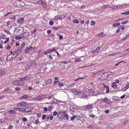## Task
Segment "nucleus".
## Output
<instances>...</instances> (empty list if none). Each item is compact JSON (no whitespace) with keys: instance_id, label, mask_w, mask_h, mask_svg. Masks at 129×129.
<instances>
[{"instance_id":"obj_1","label":"nucleus","mask_w":129,"mask_h":129,"mask_svg":"<svg viewBox=\"0 0 129 129\" xmlns=\"http://www.w3.org/2000/svg\"><path fill=\"white\" fill-rule=\"evenodd\" d=\"M63 115L65 117L67 120L69 119V116L67 114L66 111H64L63 113L61 112H59L57 115V116L60 118H62L63 117L62 116Z\"/></svg>"},{"instance_id":"obj_2","label":"nucleus","mask_w":129,"mask_h":129,"mask_svg":"<svg viewBox=\"0 0 129 129\" xmlns=\"http://www.w3.org/2000/svg\"><path fill=\"white\" fill-rule=\"evenodd\" d=\"M16 3L17 4V7L20 8L23 7L25 5L24 2L21 1H17L16 2Z\"/></svg>"},{"instance_id":"obj_3","label":"nucleus","mask_w":129,"mask_h":129,"mask_svg":"<svg viewBox=\"0 0 129 129\" xmlns=\"http://www.w3.org/2000/svg\"><path fill=\"white\" fill-rule=\"evenodd\" d=\"M28 105L27 103L25 102H21L17 105V106L18 107H26Z\"/></svg>"},{"instance_id":"obj_4","label":"nucleus","mask_w":129,"mask_h":129,"mask_svg":"<svg viewBox=\"0 0 129 129\" xmlns=\"http://www.w3.org/2000/svg\"><path fill=\"white\" fill-rule=\"evenodd\" d=\"M57 49V48L54 47L52 49H49L47 50L44 52V54L45 55H46L47 53H50L55 51Z\"/></svg>"},{"instance_id":"obj_5","label":"nucleus","mask_w":129,"mask_h":129,"mask_svg":"<svg viewBox=\"0 0 129 129\" xmlns=\"http://www.w3.org/2000/svg\"><path fill=\"white\" fill-rule=\"evenodd\" d=\"M72 92L74 94L77 95L79 93H82V91H79V90L76 89H73L72 90Z\"/></svg>"},{"instance_id":"obj_6","label":"nucleus","mask_w":129,"mask_h":129,"mask_svg":"<svg viewBox=\"0 0 129 129\" xmlns=\"http://www.w3.org/2000/svg\"><path fill=\"white\" fill-rule=\"evenodd\" d=\"M20 81L18 80H15L12 82V84L16 86H21V85L20 84Z\"/></svg>"},{"instance_id":"obj_7","label":"nucleus","mask_w":129,"mask_h":129,"mask_svg":"<svg viewBox=\"0 0 129 129\" xmlns=\"http://www.w3.org/2000/svg\"><path fill=\"white\" fill-rule=\"evenodd\" d=\"M41 95H39L36 96L35 97L33 98V99L35 101H41Z\"/></svg>"},{"instance_id":"obj_8","label":"nucleus","mask_w":129,"mask_h":129,"mask_svg":"<svg viewBox=\"0 0 129 129\" xmlns=\"http://www.w3.org/2000/svg\"><path fill=\"white\" fill-rule=\"evenodd\" d=\"M33 110V108L30 106L26 107L24 109L25 112H29Z\"/></svg>"},{"instance_id":"obj_9","label":"nucleus","mask_w":129,"mask_h":129,"mask_svg":"<svg viewBox=\"0 0 129 129\" xmlns=\"http://www.w3.org/2000/svg\"><path fill=\"white\" fill-rule=\"evenodd\" d=\"M127 5L126 4H125L121 6H116V9L118 10L121 9V8H124L127 6Z\"/></svg>"},{"instance_id":"obj_10","label":"nucleus","mask_w":129,"mask_h":129,"mask_svg":"<svg viewBox=\"0 0 129 129\" xmlns=\"http://www.w3.org/2000/svg\"><path fill=\"white\" fill-rule=\"evenodd\" d=\"M29 35V33L28 32H25L23 34L22 37L23 38H24L25 39Z\"/></svg>"},{"instance_id":"obj_11","label":"nucleus","mask_w":129,"mask_h":129,"mask_svg":"<svg viewBox=\"0 0 129 129\" xmlns=\"http://www.w3.org/2000/svg\"><path fill=\"white\" fill-rule=\"evenodd\" d=\"M62 16L61 15H59L53 18V20L57 21L59 19H61Z\"/></svg>"},{"instance_id":"obj_12","label":"nucleus","mask_w":129,"mask_h":129,"mask_svg":"<svg viewBox=\"0 0 129 129\" xmlns=\"http://www.w3.org/2000/svg\"><path fill=\"white\" fill-rule=\"evenodd\" d=\"M11 54H10V55L7 56V60L9 61L13 59V57L11 56Z\"/></svg>"},{"instance_id":"obj_13","label":"nucleus","mask_w":129,"mask_h":129,"mask_svg":"<svg viewBox=\"0 0 129 129\" xmlns=\"http://www.w3.org/2000/svg\"><path fill=\"white\" fill-rule=\"evenodd\" d=\"M129 88V83H128L126 84V86L124 87V89H122V90L123 91H125L126 90Z\"/></svg>"},{"instance_id":"obj_14","label":"nucleus","mask_w":129,"mask_h":129,"mask_svg":"<svg viewBox=\"0 0 129 129\" xmlns=\"http://www.w3.org/2000/svg\"><path fill=\"white\" fill-rule=\"evenodd\" d=\"M85 107L88 109H90L93 108V106L92 105H87L85 106Z\"/></svg>"},{"instance_id":"obj_15","label":"nucleus","mask_w":129,"mask_h":129,"mask_svg":"<svg viewBox=\"0 0 129 129\" xmlns=\"http://www.w3.org/2000/svg\"><path fill=\"white\" fill-rule=\"evenodd\" d=\"M115 127V126L113 123L110 124L108 127L109 128H113Z\"/></svg>"},{"instance_id":"obj_16","label":"nucleus","mask_w":129,"mask_h":129,"mask_svg":"<svg viewBox=\"0 0 129 129\" xmlns=\"http://www.w3.org/2000/svg\"><path fill=\"white\" fill-rule=\"evenodd\" d=\"M111 87L115 89H116L117 88V85L116 83L114 82L112 84Z\"/></svg>"},{"instance_id":"obj_17","label":"nucleus","mask_w":129,"mask_h":129,"mask_svg":"<svg viewBox=\"0 0 129 129\" xmlns=\"http://www.w3.org/2000/svg\"><path fill=\"white\" fill-rule=\"evenodd\" d=\"M104 106L106 107H109L111 105L109 102H106L105 103L104 105Z\"/></svg>"},{"instance_id":"obj_18","label":"nucleus","mask_w":129,"mask_h":129,"mask_svg":"<svg viewBox=\"0 0 129 129\" xmlns=\"http://www.w3.org/2000/svg\"><path fill=\"white\" fill-rule=\"evenodd\" d=\"M28 96L27 95L24 94L22 96H21L20 98V99H25L28 98Z\"/></svg>"},{"instance_id":"obj_19","label":"nucleus","mask_w":129,"mask_h":129,"mask_svg":"<svg viewBox=\"0 0 129 129\" xmlns=\"http://www.w3.org/2000/svg\"><path fill=\"white\" fill-rule=\"evenodd\" d=\"M24 18H19L18 20V21L19 23H22L23 21Z\"/></svg>"},{"instance_id":"obj_20","label":"nucleus","mask_w":129,"mask_h":129,"mask_svg":"<svg viewBox=\"0 0 129 129\" xmlns=\"http://www.w3.org/2000/svg\"><path fill=\"white\" fill-rule=\"evenodd\" d=\"M52 102L53 103H56L59 102V101L56 99L54 98L52 100Z\"/></svg>"},{"instance_id":"obj_21","label":"nucleus","mask_w":129,"mask_h":129,"mask_svg":"<svg viewBox=\"0 0 129 129\" xmlns=\"http://www.w3.org/2000/svg\"><path fill=\"white\" fill-rule=\"evenodd\" d=\"M101 99L102 101V103H105L107 102L108 100V99L106 98L103 99H102V98H101Z\"/></svg>"},{"instance_id":"obj_22","label":"nucleus","mask_w":129,"mask_h":129,"mask_svg":"<svg viewBox=\"0 0 129 129\" xmlns=\"http://www.w3.org/2000/svg\"><path fill=\"white\" fill-rule=\"evenodd\" d=\"M87 96L86 94H83L81 95L80 96V98H87Z\"/></svg>"},{"instance_id":"obj_23","label":"nucleus","mask_w":129,"mask_h":129,"mask_svg":"<svg viewBox=\"0 0 129 129\" xmlns=\"http://www.w3.org/2000/svg\"><path fill=\"white\" fill-rule=\"evenodd\" d=\"M104 34L102 32L99 34L98 35V36L99 37H101L104 36Z\"/></svg>"},{"instance_id":"obj_24","label":"nucleus","mask_w":129,"mask_h":129,"mask_svg":"<svg viewBox=\"0 0 129 129\" xmlns=\"http://www.w3.org/2000/svg\"><path fill=\"white\" fill-rule=\"evenodd\" d=\"M52 82V80L51 79H49L47 80L46 82V83L47 84H50Z\"/></svg>"},{"instance_id":"obj_25","label":"nucleus","mask_w":129,"mask_h":129,"mask_svg":"<svg viewBox=\"0 0 129 129\" xmlns=\"http://www.w3.org/2000/svg\"><path fill=\"white\" fill-rule=\"evenodd\" d=\"M21 51L20 49H18L15 51V53L17 54H19L21 52Z\"/></svg>"},{"instance_id":"obj_26","label":"nucleus","mask_w":129,"mask_h":129,"mask_svg":"<svg viewBox=\"0 0 129 129\" xmlns=\"http://www.w3.org/2000/svg\"><path fill=\"white\" fill-rule=\"evenodd\" d=\"M120 23L119 22L117 23H115L113 24V26L114 27L119 26L120 25Z\"/></svg>"},{"instance_id":"obj_27","label":"nucleus","mask_w":129,"mask_h":129,"mask_svg":"<svg viewBox=\"0 0 129 129\" xmlns=\"http://www.w3.org/2000/svg\"><path fill=\"white\" fill-rule=\"evenodd\" d=\"M11 87L7 88L6 89H5L4 90L8 92H10L12 91V90L10 89Z\"/></svg>"},{"instance_id":"obj_28","label":"nucleus","mask_w":129,"mask_h":129,"mask_svg":"<svg viewBox=\"0 0 129 129\" xmlns=\"http://www.w3.org/2000/svg\"><path fill=\"white\" fill-rule=\"evenodd\" d=\"M27 77L26 76H25L23 78H21L20 79V80L21 81H25L27 79Z\"/></svg>"},{"instance_id":"obj_29","label":"nucleus","mask_w":129,"mask_h":129,"mask_svg":"<svg viewBox=\"0 0 129 129\" xmlns=\"http://www.w3.org/2000/svg\"><path fill=\"white\" fill-rule=\"evenodd\" d=\"M43 7L44 8H46V5L45 4V3L42 1L41 4Z\"/></svg>"},{"instance_id":"obj_30","label":"nucleus","mask_w":129,"mask_h":129,"mask_svg":"<svg viewBox=\"0 0 129 129\" xmlns=\"http://www.w3.org/2000/svg\"><path fill=\"white\" fill-rule=\"evenodd\" d=\"M73 22L74 23L78 24L79 23V21L78 19H74Z\"/></svg>"},{"instance_id":"obj_31","label":"nucleus","mask_w":129,"mask_h":129,"mask_svg":"<svg viewBox=\"0 0 129 129\" xmlns=\"http://www.w3.org/2000/svg\"><path fill=\"white\" fill-rule=\"evenodd\" d=\"M24 108H19V111L24 113V112L25 111H24Z\"/></svg>"},{"instance_id":"obj_32","label":"nucleus","mask_w":129,"mask_h":129,"mask_svg":"<svg viewBox=\"0 0 129 129\" xmlns=\"http://www.w3.org/2000/svg\"><path fill=\"white\" fill-rule=\"evenodd\" d=\"M119 98L116 96H114L112 97V99L114 100H119Z\"/></svg>"},{"instance_id":"obj_33","label":"nucleus","mask_w":129,"mask_h":129,"mask_svg":"<svg viewBox=\"0 0 129 129\" xmlns=\"http://www.w3.org/2000/svg\"><path fill=\"white\" fill-rule=\"evenodd\" d=\"M8 113L11 114H14L15 113V112L13 110H10L8 111Z\"/></svg>"},{"instance_id":"obj_34","label":"nucleus","mask_w":129,"mask_h":129,"mask_svg":"<svg viewBox=\"0 0 129 129\" xmlns=\"http://www.w3.org/2000/svg\"><path fill=\"white\" fill-rule=\"evenodd\" d=\"M25 52L26 53H27L28 52H29V53H31V52L29 51V47H27L25 49Z\"/></svg>"},{"instance_id":"obj_35","label":"nucleus","mask_w":129,"mask_h":129,"mask_svg":"<svg viewBox=\"0 0 129 129\" xmlns=\"http://www.w3.org/2000/svg\"><path fill=\"white\" fill-rule=\"evenodd\" d=\"M35 48L32 47H29V51L31 52H33Z\"/></svg>"},{"instance_id":"obj_36","label":"nucleus","mask_w":129,"mask_h":129,"mask_svg":"<svg viewBox=\"0 0 129 129\" xmlns=\"http://www.w3.org/2000/svg\"><path fill=\"white\" fill-rule=\"evenodd\" d=\"M23 30V28L21 27L19 29L18 31L19 33L20 34L22 33V31Z\"/></svg>"},{"instance_id":"obj_37","label":"nucleus","mask_w":129,"mask_h":129,"mask_svg":"<svg viewBox=\"0 0 129 129\" xmlns=\"http://www.w3.org/2000/svg\"><path fill=\"white\" fill-rule=\"evenodd\" d=\"M121 14L123 15L125 14L126 15H128L129 14V12L128 11H126L123 13H122Z\"/></svg>"},{"instance_id":"obj_38","label":"nucleus","mask_w":129,"mask_h":129,"mask_svg":"<svg viewBox=\"0 0 129 129\" xmlns=\"http://www.w3.org/2000/svg\"><path fill=\"white\" fill-rule=\"evenodd\" d=\"M46 95H41V98H42L41 99L42 101L43 99H45L47 98L48 97H46Z\"/></svg>"},{"instance_id":"obj_39","label":"nucleus","mask_w":129,"mask_h":129,"mask_svg":"<svg viewBox=\"0 0 129 129\" xmlns=\"http://www.w3.org/2000/svg\"><path fill=\"white\" fill-rule=\"evenodd\" d=\"M5 73V71L2 70H0V75H2L4 74Z\"/></svg>"},{"instance_id":"obj_40","label":"nucleus","mask_w":129,"mask_h":129,"mask_svg":"<svg viewBox=\"0 0 129 129\" xmlns=\"http://www.w3.org/2000/svg\"><path fill=\"white\" fill-rule=\"evenodd\" d=\"M77 116H73L70 118L71 120L73 121L75 118Z\"/></svg>"},{"instance_id":"obj_41","label":"nucleus","mask_w":129,"mask_h":129,"mask_svg":"<svg viewBox=\"0 0 129 129\" xmlns=\"http://www.w3.org/2000/svg\"><path fill=\"white\" fill-rule=\"evenodd\" d=\"M106 93H108L109 92V89L108 86L106 87Z\"/></svg>"},{"instance_id":"obj_42","label":"nucleus","mask_w":129,"mask_h":129,"mask_svg":"<svg viewBox=\"0 0 129 129\" xmlns=\"http://www.w3.org/2000/svg\"><path fill=\"white\" fill-rule=\"evenodd\" d=\"M128 20L122 21L121 23V24H124L126 23H127L128 22Z\"/></svg>"},{"instance_id":"obj_43","label":"nucleus","mask_w":129,"mask_h":129,"mask_svg":"<svg viewBox=\"0 0 129 129\" xmlns=\"http://www.w3.org/2000/svg\"><path fill=\"white\" fill-rule=\"evenodd\" d=\"M22 38V37H21L19 36H16L15 37V38L16 39L19 40L21 39Z\"/></svg>"},{"instance_id":"obj_44","label":"nucleus","mask_w":129,"mask_h":129,"mask_svg":"<svg viewBox=\"0 0 129 129\" xmlns=\"http://www.w3.org/2000/svg\"><path fill=\"white\" fill-rule=\"evenodd\" d=\"M1 34L2 36H3L2 37V39H5L6 38V36L4 35V34Z\"/></svg>"},{"instance_id":"obj_45","label":"nucleus","mask_w":129,"mask_h":129,"mask_svg":"<svg viewBox=\"0 0 129 129\" xmlns=\"http://www.w3.org/2000/svg\"><path fill=\"white\" fill-rule=\"evenodd\" d=\"M81 60L80 58H77L75 59V61L76 62H79Z\"/></svg>"},{"instance_id":"obj_46","label":"nucleus","mask_w":129,"mask_h":129,"mask_svg":"<svg viewBox=\"0 0 129 129\" xmlns=\"http://www.w3.org/2000/svg\"><path fill=\"white\" fill-rule=\"evenodd\" d=\"M42 1V0H39L37 2V4L38 5H41Z\"/></svg>"},{"instance_id":"obj_47","label":"nucleus","mask_w":129,"mask_h":129,"mask_svg":"<svg viewBox=\"0 0 129 129\" xmlns=\"http://www.w3.org/2000/svg\"><path fill=\"white\" fill-rule=\"evenodd\" d=\"M95 24V22L93 20H92L90 23L91 25H94Z\"/></svg>"},{"instance_id":"obj_48","label":"nucleus","mask_w":129,"mask_h":129,"mask_svg":"<svg viewBox=\"0 0 129 129\" xmlns=\"http://www.w3.org/2000/svg\"><path fill=\"white\" fill-rule=\"evenodd\" d=\"M100 47H98L95 50V51H96V52L97 53L98 52H99L100 50Z\"/></svg>"},{"instance_id":"obj_49","label":"nucleus","mask_w":129,"mask_h":129,"mask_svg":"<svg viewBox=\"0 0 129 129\" xmlns=\"http://www.w3.org/2000/svg\"><path fill=\"white\" fill-rule=\"evenodd\" d=\"M35 124H37L39 123H41V122L39 121L38 119H36L35 120Z\"/></svg>"},{"instance_id":"obj_50","label":"nucleus","mask_w":129,"mask_h":129,"mask_svg":"<svg viewBox=\"0 0 129 129\" xmlns=\"http://www.w3.org/2000/svg\"><path fill=\"white\" fill-rule=\"evenodd\" d=\"M9 38H6L5 41L4 42V44H6L7 42H8L9 41Z\"/></svg>"},{"instance_id":"obj_51","label":"nucleus","mask_w":129,"mask_h":129,"mask_svg":"<svg viewBox=\"0 0 129 129\" xmlns=\"http://www.w3.org/2000/svg\"><path fill=\"white\" fill-rule=\"evenodd\" d=\"M15 89L17 91H19L21 89L20 88V87H15Z\"/></svg>"},{"instance_id":"obj_52","label":"nucleus","mask_w":129,"mask_h":129,"mask_svg":"<svg viewBox=\"0 0 129 129\" xmlns=\"http://www.w3.org/2000/svg\"><path fill=\"white\" fill-rule=\"evenodd\" d=\"M54 22L52 21H51L49 22V24L51 25H53Z\"/></svg>"},{"instance_id":"obj_53","label":"nucleus","mask_w":129,"mask_h":129,"mask_svg":"<svg viewBox=\"0 0 129 129\" xmlns=\"http://www.w3.org/2000/svg\"><path fill=\"white\" fill-rule=\"evenodd\" d=\"M27 119L26 118L23 117L22 118V120L24 122H26L27 121Z\"/></svg>"},{"instance_id":"obj_54","label":"nucleus","mask_w":129,"mask_h":129,"mask_svg":"<svg viewBox=\"0 0 129 129\" xmlns=\"http://www.w3.org/2000/svg\"><path fill=\"white\" fill-rule=\"evenodd\" d=\"M58 84L59 85V87L60 88L62 86H63V84L61 83H58Z\"/></svg>"},{"instance_id":"obj_55","label":"nucleus","mask_w":129,"mask_h":129,"mask_svg":"<svg viewBox=\"0 0 129 129\" xmlns=\"http://www.w3.org/2000/svg\"><path fill=\"white\" fill-rule=\"evenodd\" d=\"M47 56L48 57H49V58L50 59H53V57L51 56V55L50 54V55H47Z\"/></svg>"},{"instance_id":"obj_56","label":"nucleus","mask_w":129,"mask_h":129,"mask_svg":"<svg viewBox=\"0 0 129 129\" xmlns=\"http://www.w3.org/2000/svg\"><path fill=\"white\" fill-rule=\"evenodd\" d=\"M118 28L120 29L121 28L122 30H123L124 28V26L123 25H121L120 27H119Z\"/></svg>"},{"instance_id":"obj_57","label":"nucleus","mask_w":129,"mask_h":129,"mask_svg":"<svg viewBox=\"0 0 129 129\" xmlns=\"http://www.w3.org/2000/svg\"><path fill=\"white\" fill-rule=\"evenodd\" d=\"M13 127V126L11 125H10L9 126L8 128V129H12V128Z\"/></svg>"},{"instance_id":"obj_58","label":"nucleus","mask_w":129,"mask_h":129,"mask_svg":"<svg viewBox=\"0 0 129 129\" xmlns=\"http://www.w3.org/2000/svg\"><path fill=\"white\" fill-rule=\"evenodd\" d=\"M46 117V115L45 114L43 115L42 116V119H43V120L44 119H45Z\"/></svg>"},{"instance_id":"obj_59","label":"nucleus","mask_w":129,"mask_h":129,"mask_svg":"<svg viewBox=\"0 0 129 129\" xmlns=\"http://www.w3.org/2000/svg\"><path fill=\"white\" fill-rule=\"evenodd\" d=\"M110 8H112V9H116V6H115V5H113L111 7H110Z\"/></svg>"},{"instance_id":"obj_60","label":"nucleus","mask_w":129,"mask_h":129,"mask_svg":"<svg viewBox=\"0 0 129 129\" xmlns=\"http://www.w3.org/2000/svg\"><path fill=\"white\" fill-rule=\"evenodd\" d=\"M41 114L40 113H38L37 114V116L38 117L41 116Z\"/></svg>"},{"instance_id":"obj_61","label":"nucleus","mask_w":129,"mask_h":129,"mask_svg":"<svg viewBox=\"0 0 129 129\" xmlns=\"http://www.w3.org/2000/svg\"><path fill=\"white\" fill-rule=\"evenodd\" d=\"M55 52H56L57 53L58 56L59 57H60V55L59 53L57 51H55Z\"/></svg>"},{"instance_id":"obj_62","label":"nucleus","mask_w":129,"mask_h":129,"mask_svg":"<svg viewBox=\"0 0 129 129\" xmlns=\"http://www.w3.org/2000/svg\"><path fill=\"white\" fill-rule=\"evenodd\" d=\"M108 74V75H110L112 74V73L111 72H109L107 73Z\"/></svg>"},{"instance_id":"obj_63","label":"nucleus","mask_w":129,"mask_h":129,"mask_svg":"<svg viewBox=\"0 0 129 129\" xmlns=\"http://www.w3.org/2000/svg\"><path fill=\"white\" fill-rule=\"evenodd\" d=\"M5 121V120L4 119H0V123H2L4 122Z\"/></svg>"},{"instance_id":"obj_64","label":"nucleus","mask_w":129,"mask_h":129,"mask_svg":"<svg viewBox=\"0 0 129 129\" xmlns=\"http://www.w3.org/2000/svg\"><path fill=\"white\" fill-rule=\"evenodd\" d=\"M44 110L45 111H47L48 109L46 107H45L44 108Z\"/></svg>"}]
</instances>
